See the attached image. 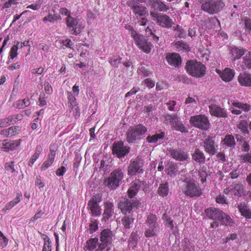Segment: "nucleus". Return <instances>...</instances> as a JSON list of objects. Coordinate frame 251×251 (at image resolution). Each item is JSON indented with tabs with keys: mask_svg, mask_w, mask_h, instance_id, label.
<instances>
[{
	"mask_svg": "<svg viewBox=\"0 0 251 251\" xmlns=\"http://www.w3.org/2000/svg\"><path fill=\"white\" fill-rule=\"evenodd\" d=\"M128 5L131 8L136 18L138 20L140 25H145L147 22L145 18L148 15L147 8L143 5L133 0H128L127 2Z\"/></svg>",
	"mask_w": 251,
	"mask_h": 251,
	"instance_id": "f257e3e1",
	"label": "nucleus"
},
{
	"mask_svg": "<svg viewBox=\"0 0 251 251\" xmlns=\"http://www.w3.org/2000/svg\"><path fill=\"white\" fill-rule=\"evenodd\" d=\"M180 188L186 196L191 197H199L201 194V189L193 179L188 177H186L182 181Z\"/></svg>",
	"mask_w": 251,
	"mask_h": 251,
	"instance_id": "f03ea898",
	"label": "nucleus"
},
{
	"mask_svg": "<svg viewBox=\"0 0 251 251\" xmlns=\"http://www.w3.org/2000/svg\"><path fill=\"white\" fill-rule=\"evenodd\" d=\"M201 4V9L210 14L218 13L225 6L222 0H198Z\"/></svg>",
	"mask_w": 251,
	"mask_h": 251,
	"instance_id": "7ed1b4c3",
	"label": "nucleus"
},
{
	"mask_svg": "<svg viewBox=\"0 0 251 251\" xmlns=\"http://www.w3.org/2000/svg\"><path fill=\"white\" fill-rule=\"evenodd\" d=\"M187 72L195 77H202L205 74L206 67L201 62L196 60H189L186 62Z\"/></svg>",
	"mask_w": 251,
	"mask_h": 251,
	"instance_id": "20e7f679",
	"label": "nucleus"
},
{
	"mask_svg": "<svg viewBox=\"0 0 251 251\" xmlns=\"http://www.w3.org/2000/svg\"><path fill=\"white\" fill-rule=\"evenodd\" d=\"M205 212L208 217L221 222L223 225H230L232 223L230 217L220 209L210 208L206 209Z\"/></svg>",
	"mask_w": 251,
	"mask_h": 251,
	"instance_id": "39448f33",
	"label": "nucleus"
},
{
	"mask_svg": "<svg viewBox=\"0 0 251 251\" xmlns=\"http://www.w3.org/2000/svg\"><path fill=\"white\" fill-rule=\"evenodd\" d=\"M147 227L145 232L147 237H152L157 235L159 231V224L155 215L150 214L147 218Z\"/></svg>",
	"mask_w": 251,
	"mask_h": 251,
	"instance_id": "423d86ee",
	"label": "nucleus"
},
{
	"mask_svg": "<svg viewBox=\"0 0 251 251\" xmlns=\"http://www.w3.org/2000/svg\"><path fill=\"white\" fill-rule=\"evenodd\" d=\"M124 176V172L122 170H115L111 173L109 177L105 180V183L109 188L115 189L119 186Z\"/></svg>",
	"mask_w": 251,
	"mask_h": 251,
	"instance_id": "0eeeda50",
	"label": "nucleus"
},
{
	"mask_svg": "<svg viewBox=\"0 0 251 251\" xmlns=\"http://www.w3.org/2000/svg\"><path fill=\"white\" fill-rule=\"evenodd\" d=\"M147 131V128L141 125L131 127L126 133L127 141L128 143H133L136 140L140 139L141 136Z\"/></svg>",
	"mask_w": 251,
	"mask_h": 251,
	"instance_id": "6e6552de",
	"label": "nucleus"
},
{
	"mask_svg": "<svg viewBox=\"0 0 251 251\" xmlns=\"http://www.w3.org/2000/svg\"><path fill=\"white\" fill-rule=\"evenodd\" d=\"M150 14L152 17L153 20L155 21L158 25L162 27L170 28L174 24L173 20L166 14H159L153 11H151Z\"/></svg>",
	"mask_w": 251,
	"mask_h": 251,
	"instance_id": "1a4fd4ad",
	"label": "nucleus"
},
{
	"mask_svg": "<svg viewBox=\"0 0 251 251\" xmlns=\"http://www.w3.org/2000/svg\"><path fill=\"white\" fill-rule=\"evenodd\" d=\"M100 241L101 243L99 245L96 251H102L106 247L110 245L113 241V234L108 229H104L100 234Z\"/></svg>",
	"mask_w": 251,
	"mask_h": 251,
	"instance_id": "9d476101",
	"label": "nucleus"
},
{
	"mask_svg": "<svg viewBox=\"0 0 251 251\" xmlns=\"http://www.w3.org/2000/svg\"><path fill=\"white\" fill-rule=\"evenodd\" d=\"M191 124L199 128L206 130L209 127V123L207 118L202 115L192 116L190 119Z\"/></svg>",
	"mask_w": 251,
	"mask_h": 251,
	"instance_id": "9b49d317",
	"label": "nucleus"
},
{
	"mask_svg": "<svg viewBox=\"0 0 251 251\" xmlns=\"http://www.w3.org/2000/svg\"><path fill=\"white\" fill-rule=\"evenodd\" d=\"M22 140L5 139L0 141V149L5 152L13 151L19 149Z\"/></svg>",
	"mask_w": 251,
	"mask_h": 251,
	"instance_id": "f8f14e48",
	"label": "nucleus"
},
{
	"mask_svg": "<svg viewBox=\"0 0 251 251\" xmlns=\"http://www.w3.org/2000/svg\"><path fill=\"white\" fill-rule=\"evenodd\" d=\"M133 39L138 48L146 53H149L152 48V45L148 39L141 34H138Z\"/></svg>",
	"mask_w": 251,
	"mask_h": 251,
	"instance_id": "ddd939ff",
	"label": "nucleus"
},
{
	"mask_svg": "<svg viewBox=\"0 0 251 251\" xmlns=\"http://www.w3.org/2000/svg\"><path fill=\"white\" fill-rule=\"evenodd\" d=\"M100 199L99 196H93L89 201L88 208L91 215L94 217L99 216L101 214V208L99 205Z\"/></svg>",
	"mask_w": 251,
	"mask_h": 251,
	"instance_id": "4468645a",
	"label": "nucleus"
},
{
	"mask_svg": "<svg viewBox=\"0 0 251 251\" xmlns=\"http://www.w3.org/2000/svg\"><path fill=\"white\" fill-rule=\"evenodd\" d=\"M66 25L70 29L72 28L73 34L77 35L81 32L82 27L78 24L77 19L71 15L68 16L66 18Z\"/></svg>",
	"mask_w": 251,
	"mask_h": 251,
	"instance_id": "2eb2a0df",
	"label": "nucleus"
},
{
	"mask_svg": "<svg viewBox=\"0 0 251 251\" xmlns=\"http://www.w3.org/2000/svg\"><path fill=\"white\" fill-rule=\"evenodd\" d=\"M231 103L232 106L230 107L231 112L234 114L238 115L241 113V110L249 111L251 109L249 105L246 103H242L238 101L231 100L228 102L229 104Z\"/></svg>",
	"mask_w": 251,
	"mask_h": 251,
	"instance_id": "dca6fc26",
	"label": "nucleus"
},
{
	"mask_svg": "<svg viewBox=\"0 0 251 251\" xmlns=\"http://www.w3.org/2000/svg\"><path fill=\"white\" fill-rule=\"evenodd\" d=\"M138 202L133 200H126L124 201H120L119 204V207L122 212L125 214L129 213L134 207L137 206Z\"/></svg>",
	"mask_w": 251,
	"mask_h": 251,
	"instance_id": "f3484780",
	"label": "nucleus"
},
{
	"mask_svg": "<svg viewBox=\"0 0 251 251\" xmlns=\"http://www.w3.org/2000/svg\"><path fill=\"white\" fill-rule=\"evenodd\" d=\"M142 165V161L139 159L131 161L128 168V174L133 176L143 173V170L141 169Z\"/></svg>",
	"mask_w": 251,
	"mask_h": 251,
	"instance_id": "a211bd4d",
	"label": "nucleus"
},
{
	"mask_svg": "<svg viewBox=\"0 0 251 251\" xmlns=\"http://www.w3.org/2000/svg\"><path fill=\"white\" fill-rule=\"evenodd\" d=\"M203 147L205 151L210 155L216 153L218 149V146L215 145L213 137H209L203 142Z\"/></svg>",
	"mask_w": 251,
	"mask_h": 251,
	"instance_id": "6ab92c4d",
	"label": "nucleus"
},
{
	"mask_svg": "<svg viewBox=\"0 0 251 251\" xmlns=\"http://www.w3.org/2000/svg\"><path fill=\"white\" fill-rule=\"evenodd\" d=\"M128 151V148L124 146L123 143L121 142L115 143L113 146V153L116 154L119 158L124 156Z\"/></svg>",
	"mask_w": 251,
	"mask_h": 251,
	"instance_id": "aec40b11",
	"label": "nucleus"
},
{
	"mask_svg": "<svg viewBox=\"0 0 251 251\" xmlns=\"http://www.w3.org/2000/svg\"><path fill=\"white\" fill-rule=\"evenodd\" d=\"M148 4L151 8L160 11L166 12L169 9V6L160 0H149Z\"/></svg>",
	"mask_w": 251,
	"mask_h": 251,
	"instance_id": "412c9836",
	"label": "nucleus"
},
{
	"mask_svg": "<svg viewBox=\"0 0 251 251\" xmlns=\"http://www.w3.org/2000/svg\"><path fill=\"white\" fill-rule=\"evenodd\" d=\"M169 154L173 158L176 160L182 161L187 160L188 158V154L180 150L170 149L168 151Z\"/></svg>",
	"mask_w": 251,
	"mask_h": 251,
	"instance_id": "4be33fe9",
	"label": "nucleus"
},
{
	"mask_svg": "<svg viewBox=\"0 0 251 251\" xmlns=\"http://www.w3.org/2000/svg\"><path fill=\"white\" fill-rule=\"evenodd\" d=\"M217 73L220 75L221 78L226 82L231 80L234 75V71L230 68H226L224 71L217 70Z\"/></svg>",
	"mask_w": 251,
	"mask_h": 251,
	"instance_id": "5701e85b",
	"label": "nucleus"
},
{
	"mask_svg": "<svg viewBox=\"0 0 251 251\" xmlns=\"http://www.w3.org/2000/svg\"><path fill=\"white\" fill-rule=\"evenodd\" d=\"M21 132V128L19 126H12L1 131L0 134L5 137H11L19 134Z\"/></svg>",
	"mask_w": 251,
	"mask_h": 251,
	"instance_id": "b1692460",
	"label": "nucleus"
},
{
	"mask_svg": "<svg viewBox=\"0 0 251 251\" xmlns=\"http://www.w3.org/2000/svg\"><path fill=\"white\" fill-rule=\"evenodd\" d=\"M166 59L170 65L175 67H179L181 63L180 56L176 53H173L167 55Z\"/></svg>",
	"mask_w": 251,
	"mask_h": 251,
	"instance_id": "393cba45",
	"label": "nucleus"
},
{
	"mask_svg": "<svg viewBox=\"0 0 251 251\" xmlns=\"http://www.w3.org/2000/svg\"><path fill=\"white\" fill-rule=\"evenodd\" d=\"M209 112L211 115L220 117H226L227 116L226 111L221 107L215 104H211L209 106Z\"/></svg>",
	"mask_w": 251,
	"mask_h": 251,
	"instance_id": "a878e982",
	"label": "nucleus"
},
{
	"mask_svg": "<svg viewBox=\"0 0 251 251\" xmlns=\"http://www.w3.org/2000/svg\"><path fill=\"white\" fill-rule=\"evenodd\" d=\"M239 84L245 87H251V74L248 73H241L238 77Z\"/></svg>",
	"mask_w": 251,
	"mask_h": 251,
	"instance_id": "bb28decb",
	"label": "nucleus"
},
{
	"mask_svg": "<svg viewBox=\"0 0 251 251\" xmlns=\"http://www.w3.org/2000/svg\"><path fill=\"white\" fill-rule=\"evenodd\" d=\"M238 209L242 216L247 219H251V209L246 203H240L238 206Z\"/></svg>",
	"mask_w": 251,
	"mask_h": 251,
	"instance_id": "cd10ccee",
	"label": "nucleus"
},
{
	"mask_svg": "<svg viewBox=\"0 0 251 251\" xmlns=\"http://www.w3.org/2000/svg\"><path fill=\"white\" fill-rule=\"evenodd\" d=\"M114 212L113 204L111 202L107 201L104 203V211L102 221L105 222Z\"/></svg>",
	"mask_w": 251,
	"mask_h": 251,
	"instance_id": "c85d7f7f",
	"label": "nucleus"
},
{
	"mask_svg": "<svg viewBox=\"0 0 251 251\" xmlns=\"http://www.w3.org/2000/svg\"><path fill=\"white\" fill-rule=\"evenodd\" d=\"M55 152L54 151L50 150V152L48 155V158L42 165L41 170L42 171H45L48 168H49L53 163L55 157Z\"/></svg>",
	"mask_w": 251,
	"mask_h": 251,
	"instance_id": "c756f323",
	"label": "nucleus"
},
{
	"mask_svg": "<svg viewBox=\"0 0 251 251\" xmlns=\"http://www.w3.org/2000/svg\"><path fill=\"white\" fill-rule=\"evenodd\" d=\"M141 184L139 180H136L131 183V185L128 190L127 193L130 198H133L137 193Z\"/></svg>",
	"mask_w": 251,
	"mask_h": 251,
	"instance_id": "7c9ffc66",
	"label": "nucleus"
},
{
	"mask_svg": "<svg viewBox=\"0 0 251 251\" xmlns=\"http://www.w3.org/2000/svg\"><path fill=\"white\" fill-rule=\"evenodd\" d=\"M43 151V147L41 145L37 146L35 150L34 154L32 155L28 162V165L32 167L35 162L39 158Z\"/></svg>",
	"mask_w": 251,
	"mask_h": 251,
	"instance_id": "2f4dec72",
	"label": "nucleus"
},
{
	"mask_svg": "<svg viewBox=\"0 0 251 251\" xmlns=\"http://www.w3.org/2000/svg\"><path fill=\"white\" fill-rule=\"evenodd\" d=\"M246 50L243 48H239L237 47H233L230 50V53L234 57L233 60L239 59L240 57L245 54Z\"/></svg>",
	"mask_w": 251,
	"mask_h": 251,
	"instance_id": "473e14b6",
	"label": "nucleus"
},
{
	"mask_svg": "<svg viewBox=\"0 0 251 251\" xmlns=\"http://www.w3.org/2000/svg\"><path fill=\"white\" fill-rule=\"evenodd\" d=\"M67 98L69 106L72 109L75 108L76 112L78 113L79 109L77 106V102L75 96H74L71 92H68L67 93Z\"/></svg>",
	"mask_w": 251,
	"mask_h": 251,
	"instance_id": "72a5a7b5",
	"label": "nucleus"
},
{
	"mask_svg": "<svg viewBox=\"0 0 251 251\" xmlns=\"http://www.w3.org/2000/svg\"><path fill=\"white\" fill-rule=\"evenodd\" d=\"M231 195L237 196H241L244 192V186L242 184L238 183L231 186Z\"/></svg>",
	"mask_w": 251,
	"mask_h": 251,
	"instance_id": "f704fd0d",
	"label": "nucleus"
},
{
	"mask_svg": "<svg viewBox=\"0 0 251 251\" xmlns=\"http://www.w3.org/2000/svg\"><path fill=\"white\" fill-rule=\"evenodd\" d=\"M174 48L178 51L188 52L190 48L187 44L182 41H178L174 44Z\"/></svg>",
	"mask_w": 251,
	"mask_h": 251,
	"instance_id": "c9c22d12",
	"label": "nucleus"
},
{
	"mask_svg": "<svg viewBox=\"0 0 251 251\" xmlns=\"http://www.w3.org/2000/svg\"><path fill=\"white\" fill-rule=\"evenodd\" d=\"M192 158L198 163L204 162L205 160V156L203 152L199 149L195 150L192 155Z\"/></svg>",
	"mask_w": 251,
	"mask_h": 251,
	"instance_id": "e433bc0d",
	"label": "nucleus"
},
{
	"mask_svg": "<svg viewBox=\"0 0 251 251\" xmlns=\"http://www.w3.org/2000/svg\"><path fill=\"white\" fill-rule=\"evenodd\" d=\"M98 238H92L88 240L86 242L85 247V250L92 251L95 249L98 245Z\"/></svg>",
	"mask_w": 251,
	"mask_h": 251,
	"instance_id": "4c0bfd02",
	"label": "nucleus"
},
{
	"mask_svg": "<svg viewBox=\"0 0 251 251\" xmlns=\"http://www.w3.org/2000/svg\"><path fill=\"white\" fill-rule=\"evenodd\" d=\"M164 137V133L161 132L156 133L152 136H148L147 137V140L151 143H156L159 139H162Z\"/></svg>",
	"mask_w": 251,
	"mask_h": 251,
	"instance_id": "58836bf2",
	"label": "nucleus"
},
{
	"mask_svg": "<svg viewBox=\"0 0 251 251\" xmlns=\"http://www.w3.org/2000/svg\"><path fill=\"white\" fill-rule=\"evenodd\" d=\"M172 127L175 130L181 132L186 133L188 132L187 129L185 127L183 124L178 121V119L173 123Z\"/></svg>",
	"mask_w": 251,
	"mask_h": 251,
	"instance_id": "ea45409f",
	"label": "nucleus"
},
{
	"mask_svg": "<svg viewBox=\"0 0 251 251\" xmlns=\"http://www.w3.org/2000/svg\"><path fill=\"white\" fill-rule=\"evenodd\" d=\"M242 68L243 69H251V52H249L244 57Z\"/></svg>",
	"mask_w": 251,
	"mask_h": 251,
	"instance_id": "a19ab883",
	"label": "nucleus"
},
{
	"mask_svg": "<svg viewBox=\"0 0 251 251\" xmlns=\"http://www.w3.org/2000/svg\"><path fill=\"white\" fill-rule=\"evenodd\" d=\"M222 142L227 147H232L235 145V141L234 137L231 135H227L222 140Z\"/></svg>",
	"mask_w": 251,
	"mask_h": 251,
	"instance_id": "79ce46f5",
	"label": "nucleus"
},
{
	"mask_svg": "<svg viewBox=\"0 0 251 251\" xmlns=\"http://www.w3.org/2000/svg\"><path fill=\"white\" fill-rule=\"evenodd\" d=\"M169 188L168 183L161 184L158 188V194L160 196L165 197L168 195Z\"/></svg>",
	"mask_w": 251,
	"mask_h": 251,
	"instance_id": "37998d69",
	"label": "nucleus"
},
{
	"mask_svg": "<svg viewBox=\"0 0 251 251\" xmlns=\"http://www.w3.org/2000/svg\"><path fill=\"white\" fill-rule=\"evenodd\" d=\"M138 238V235L137 231L132 232L129 239V246L130 247L136 246Z\"/></svg>",
	"mask_w": 251,
	"mask_h": 251,
	"instance_id": "c03bdc74",
	"label": "nucleus"
},
{
	"mask_svg": "<svg viewBox=\"0 0 251 251\" xmlns=\"http://www.w3.org/2000/svg\"><path fill=\"white\" fill-rule=\"evenodd\" d=\"M30 104V102L28 98L24 99L21 100H18L16 102V107L19 109L24 108Z\"/></svg>",
	"mask_w": 251,
	"mask_h": 251,
	"instance_id": "a18cd8bd",
	"label": "nucleus"
},
{
	"mask_svg": "<svg viewBox=\"0 0 251 251\" xmlns=\"http://www.w3.org/2000/svg\"><path fill=\"white\" fill-rule=\"evenodd\" d=\"M199 178L201 179V181L202 183H203L206 181V177L207 176L206 167L203 166L199 171Z\"/></svg>",
	"mask_w": 251,
	"mask_h": 251,
	"instance_id": "49530a36",
	"label": "nucleus"
},
{
	"mask_svg": "<svg viewBox=\"0 0 251 251\" xmlns=\"http://www.w3.org/2000/svg\"><path fill=\"white\" fill-rule=\"evenodd\" d=\"M19 47L15 45V44L12 47L9 52V57L8 58V61L10 62V59L13 60L14 58L17 57L18 55L17 50Z\"/></svg>",
	"mask_w": 251,
	"mask_h": 251,
	"instance_id": "de8ad7c7",
	"label": "nucleus"
},
{
	"mask_svg": "<svg viewBox=\"0 0 251 251\" xmlns=\"http://www.w3.org/2000/svg\"><path fill=\"white\" fill-rule=\"evenodd\" d=\"M122 222L126 228L129 229L130 227V225L133 222V219L128 217L125 216L122 219Z\"/></svg>",
	"mask_w": 251,
	"mask_h": 251,
	"instance_id": "09e8293b",
	"label": "nucleus"
},
{
	"mask_svg": "<svg viewBox=\"0 0 251 251\" xmlns=\"http://www.w3.org/2000/svg\"><path fill=\"white\" fill-rule=\"evenodd\" d=\"M248 123L246 121H241L238 125V128L244 133H248L249 132L248 129Z\"/></svg>",
	"mask_w": 251,
	"mask_h": 251,
	"instance_id": "8fccbe9b",
	"label": "nucleus"
},
{
	"mask_svg": "<svg viewBox=\"0 0 251 251\" xmlns=\"http://www.w3.org/2000/svg\"><path fill=\"white\" fill-rule=\"evenodd\" d=\"M5 168L8 172L14 174V175H16V172L14 169V165L13 162L6 163L5 165Z\"/></svg>",
	"mask_w": 251,
	"mask_h": 251,
	"instance_id": "3c124183",
	"label": "nucleus"
},
{
	"mask_svg": "<svg viewBox=\"0 0 251 251\" xmlns=\"http://www.w3.org/2000/svg\"><path fill=\"white\" fill-rule=\"evenodd\" d=\"M12 125L11 120H10V116L0 119V127H3Z\"/></svg>",
	"mask_w": 251,
	"mask_h": 251,
	"instance_id": "603ef678",
	"label": "nucleus"
},
{
	"mask_svg": "<svg viewBox=\"0 0 251 251\" xmlns=\"http://www.w3.org/2000/svg\"><path fill=\"white\" fill-rule=\"evenodd\" d=\"M163 219H164L165 224L171 228H173L174 227L173 225V221L171 220L169 217L166 214H163Z\"/></svg>",
	"mask_w": 251,
	"mask_h": 251,
	"instance_id": "864d4df0",
	"label": "nucleus"
},
{
	"mask_svg": "<svg viewBox=\"0 0 251 251\" xmlns=\"http://www.w3.org/2000/svg\"><path fill=\"white\" fill-rule=\"evenodd\" d=\"M43 2L42 0H38L36 3H33L27 6V8H30L34 10H37L40 8Z\"/></svg>",
	"mask_w": 251,
	"mask_h": 251,
	"instance_id": "5fc2aeb1",
	"label": "nucleus"
},
{
	"mask_svg": "<svg viewBox=\"0 0 251 251\" xmlns=\"http://www.w3.org/2000/svg\"><path fill=\"white\" fill-rule=\"evenodd\" d=\"M125 28L127 30H128L129 32L130 35L134 39L135 38V36H137L139 34L134 29L133 27L129 25H125Z\"/></svg>",
	"mask_w": 251,
	"mask_h": 251,
	"instance_id": "6e6d98bb",
	"label": "nucleus"
},
{
	"mask_svg": "<svg viewBox=\"0 0 251 251\" xmlns=\"http://www.w3.org/2000/svg\"><path fill=\"white\" fill-rule=\"evenodd\" d=\"M0 244L1 248H4L7 245L8 240L2 233L0 234Z\"/></svg>",
	"mask_w": 251,
	"mask_h": 251,
	"instance_id": "4d7b16f0",
	"label": "nucleus"
},
{
	"mask_svg": "<svg viewBox=\"0 0 251 251\" xmlns=\"http://www.w3.org/2000/svg\"><path fill=\"white\" fill-rule=\"evenodd\" d=\"M59 17L56 15H52V14H49L47 16L43 18L44 22H53L59 19Z\"/></svg>",
	"mask_w": 251,
	"mask_h": 251,
	"instance_id": "13d9d810",
	"label": "nucleus"
},
{
	"mask_svg": "<svg viewBox=\"0 0 251 251\" xmlns=\"http://www.w3.org/2000/svg\"><path fill=\"white\" fill-rule=\"evenodd\" d=\"M178 117L175 115H169L167 114L165 117V121L167 123H172L173 124V123L177 120Z\"/></svg>",
	"mask_w": 251,
	"mask_h": 251,
	"instance_id": "bf43d9fd",
	"label": "nucleus"
},
{
	"mask_svg": "<svg viewBox=\"0 0 251 251\" xmlns=\"http://www.w3.org/2000/svg\"><path fill=\"white\" fill-rule=\"evenodd\" d=\"M22 114H17L10 116V120H11L12 124L16 123L18 121H21L22 119Z\"/></svg>",
	"mask_w": 251,
	"mask_h": 251,
	"instance_id": "052dcab7",
	"label": "nucleus"
},
{
	"mask_svg": "<svg viewBox=\"0 0 251 251\" xmlns=\"http://www.w3.org/2000/svg\"><path fill=\"white\" fill-rule=\"evenodd\" d=\"M241 158L245 162L250 163L251 164V154L247 153L244 155H242L241 156Z\"/></svg>",
	"mask_w": 251,
	"mask_h": 251,
	"instance_id": "680f3d73",
	"label": "nucleus"
},
{
	"mask_svg": "<svg viewBox=\"0 0 251 251\" xmlns=\"http://www.w3.org/2000/svg\"><path fill=\"white\" fill-rule=\"evenodd\" d=\"M216 202L218 203L224 204L226 203L225 197L223 195H219L216 198Z\"/></svg>",
	"mask_w": 251,
	"mask_h": 251,
	"instance_id": "e2e57ef3",
	"label": "nucleus"
},
{
	"mask_svg": "<svg viewBox=\"0 0 251 251\" xmlns=\"http://www.w3.org/2000/svg\"><path fill=\"white\" fill-rule=\"evenodd\" d=\"M15 205L11 201L8 202L5 206V207L2 209V212H6L7 210H9L12 209Z\"/></svg>",
	"mask_w": 251,
	"mask_h": 251,
	"instance_id": "0e129e2a",
	"label": "nucleus"
},
{
	"mask_svg": "<svg viewBox=\"0 0 251 251\" xmlns=\"http://www.w3.org/2000/svg\"><path fill=\"white\" fill-rule=\"evenodd\" d=\"M121 62V58L119 57H117L116 58L113 59H111L110 61V63L111 65L114 67H118L119 64Z\"/></svg>",
	"mask_w": 251,
	"mask_h": 251,
	"instance_id": "69168bd1",
	"label": "nucleus"
},
{
	"mask_svg": "<svg viewBox=\"0 0 251 251\" xmlns=\"http://www.w3.org/2000/svg\"><path fill=\"white\" fill-rule=\"evenodd\" d=\"M66 172V169L65 167L62 166L58 168L56 171V174L58 176H62Z\"/></svg>",
	"mask_w": 251,
	"mask_h": 251,
	"instance_id": "338daca9",
	"label": "nucleus"
},
{
	"mask_svg": "<svg viewBox=\"0 0 251 251\" xmlns=\"http://www.w3.org/2000/svg\"><path fill=\"white\" fill-rule=\"evenodd\" d=\"M42 251H51V247L49 241L45 242Z\"/></svg>",
	"mask_w": 251,
	"mask_h": 251,
	"instance_id": "774afa93",
	"label": "nucleus"
}]
</instances>
